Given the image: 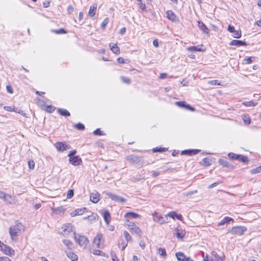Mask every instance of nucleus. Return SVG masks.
<instances>
[{
    "instance_id": "obj_61",
    "label": "nucleus",
    "mask_w": 261,
    "mask_h": 261,
    "mask_svg": "<svg viewBox=\"0 0 261 261\" xmlns=\"http://www.w3.org/2000/svg\"><path fill=\"white\" fill-rule=\"evenodd\" d=\"M6 89H7V91H8L9 93H11V94L13 93V90L12 88L11 87V86H9V85H7V86H6Z\"/></svg>"
},
{
    "instance_id": "obj_22",
    "label": "nucleus",
    "mask_w": 261,
    "mask_h": 261,
    "mask_svg": "<svg viewBox=\"0 0 261 261\" xmlns=\"http://www.w3.org/2000/svg\"><path fill=\"white\" fill-rule=\"evenodd\" d=\"M66 254L69 258H70L72 261H77L78 257L76 254H75L74 252L71 251V250H69L66 252Z\"/></svg>"
},
{
    "instance_id": "obj_2",
    "label": "nucleus",
    "mask_w": 261,
    "mask_h": 261,
    "mask_svg": "<svg viewBox=\"0 0 261 261\" xmlns=\"http://www.w3.org/2000/svg\"><path fill=\"white\" fill-rule=\"evenodd\" d=\"M73 234L75 240L80 246L85 247L88 244L89 241L86 237L76 234L75 231Z\"/></svg>"
},
{
    "instance_id": "obj_9",
    "label": "nucleus",
    "mask_w": 261,
    "mask_h": 261,
    "mask_svg": "<svg viewBox=\"0 0 261 261\" xmlns=\"http://www.w3.org/2000/svg\"><path fill=\"white\" fill-rule=\"evenodd\" d=\"M55 146L58 151L60 152L66 150L70 148V146L64 142H58L55 144Z\"/></svg>"
},
{
    "instance_id": "obj_43",
    "label": "nucleus",
    "mask_w": 261,
    "mask_h": 261,
    "mask_svg": "<svg viewBox=\"0 0 261 261\" xmlns=\"http://www.w3.org/2000/svg\"><path fill=\"white\" fill-rule=\"evenodd\" d=\"M74 126L76 129L80 130H83L85 129L84 125L81 123L76 124Z\"/></svg>"
},
{
    "instance_id": "obj_27",
    "label": "nucleus",
    "mask_w": 261,
    "mask_h": 261,
    "mask_svg": "<svg viewBox=\"0 0 261 261\" xmlns=\"http://www.w3.org/2000/svg\"><path fill=\"white\" fill-rule=\"evenodd\" d=\"M198 27L201 29V31L204 33L208 34L209 32L208 29L206 27V26L201 21H199L198 22Z\"/></svg>"
},
{
    "instance_id": "obj_55",
    "label": "nucleus",
    "mask_w": 261,
    "mask_h": 261,
    "mask_svg": "<svg viewBox=\"0 0 261 261\" xmlns=\"http://www.w3.org/2000/svg\"><path fill=\"white\" fill-rule=\"evenodd\" d=\"M138 5L139 6L140 8L143 11H146V6L145 4H143L141 2H139Z\"/></svg>"
},
{
    "instance_id": "obj_41",
    "label": "nucleus",
    "mask_w": 261,
    "mask_h": 261,
    "mask_svg": "<svg viewBox=\"0 0 261 261\" xmlns=\"http://www.w3.org/2000/svg\"><path fill=\"white\" fill-rule=\"evenodd\" d=\"M110 254L113 261H119V259L114 251L112 250Z\"/></svg>"
},
{
    "instance_id": "obj_12",
    "label": "nucleus",
    "mask_w": 261,
    "mask_h": 261,
    "mask_svg": "<svg viewBox=\"0 0 261 261\" xmlns=\"http://www.w3.org/2000/svg\"><path fill=\"white\" fill-rule=\"evenodd\" d=\"M102 239V234L100 233H97L96 237L94 238L93 243L96 246L97 248H100L101 247H102L103 244H101Z\"/></svg>"
},
{
    "instance_id": "obj_6",
    "label": "nucleus",
    "mask_w": 261,
    "mask_h": 261,
    "mask_svg": "<svg viewBox=\"0 0 261 261\" xmlns=\"http://www.w3.org/2000/svg\"><path fill=\"white\" fill-rule=\"evenodd\" d=\"M127 223L126 225L128 227L133 231V232L136 233L137 235L141 236L142 234V231L141 229L137 226L135 223L129 221V220H127Z\"/></svg>"
},
{
    "instance_id": "obj_31",
    "label": "nucleus",
    "mask_w": 261,
    "mask_h": 261,
    "mask_svg": "<svg viewBox=\"0 0 261 261\" xmlns=\"http://www.w3.org/2000/svg\"><path fill=\"white\" fill-rule=\"evenodd\" d=\"M233 220L231 218L229 217H224L220 222L218 223V226H220L227 224L230 221Z\"/></svg>"
},
{
    "instance_id": "obj_62",
    "label": "nucleus",
    "mask_w": 261,
    "mask_h": 261,
    "mask_svg": "<svg viewBox=\"0 0 261 261\" xmlns=\"http://www.w3.org/2000/svg\"><path fill=\"white\" fill-rule=\"evenodd\" d=\"M220 183H221V182H218V181H217V182H214V183H213V184H211V185H209V186H208V188L209 189L213 188H214V187H215V186H217L218 185H219Z\"/></svg>"
},
{
    "instance_id": "obj_64",
    "label": "nucleus",
    "mask_w": 261,
    "mask_h": 261,
    "mask_svg": "<svg viewBox=\"0 0 261 261\" xmlns=\"http://www.w3.org/2000/svg\"><path fill=\"white\" fill-rule=\"evenodd\" d=\"M139 245L142 248V249H144L145 247V243L143 241H141L139 243Z\"/></svg>"
},
{
    "instance_id": "obj_54",
    "label": "nucleus",
    "mask_w": 261,
    "mask_h": 261,
    "mask_svg": "<svg viewBox=\"0 0 261 261\" xmlns=\"http://www.w3.org/2000/svg\"><path fill=\"white\" fill-rule=\"evenodd\" d=\"M127 244L125 243L124 242H122L121 243L118 244V247L119 248H121L122 250H124L125 247L127 246Z\"/></svg>"
},
{
    "instance_id": "obj_37",
    "label": "nucleus",
    "mask_w": 261,
    "mask_h": 261,
    "mask_svg": "<svg viewBox=\"0 0 261 261\" xmlns=\"http://www.w3.org/2000/svg\"><path fill=\"white\" fill-rule=\"evenodd\" d=\"M203 164L206 167L209 166L211 164V160L208 158H205L202 160Z\"/></svg>"
},
{
    "instance_id": "obj_14",
    "label": "nucleus",
    "mask_w": 261,
    "mask_h": 261,
    "mask_svg": "<svg viewBox=\"0 0 261 261\" xmlns=\"http://www.w3.org/2000/svg\"><path fill=\"white\" fill-rule=\"evenodd\" d=\"M69 161L70 163L74 166L80 165L82 163L81 158L77 155L74 156H70V158L69 159Z\"/></svg>"
},
{
    "instance_id": "obj_59",
    "label": "nucleus",
    "mask_w": 261,
    "mask_h": 261,
    "mask_svg": "<svg viewBox=\"0 0 261 261\" xmlns=\"http://www.w3.org/2000/svg\"><path fill=\"white\" fill-rule=\"evenodd\" d=\"M227 30L229 32L232 33H233L236 31L234 28L231 25H229L228 26Z\"/></svg>"
},
{
    "instance_id": "obj_57",
    "label": "nucleus",
    "mask_w": 261,
    "mask_h": 261,
    "mask_svg": "<svg viewBox=\"0 0 261 261\" xmlns=\"http://www.w3.org/2000/svg\"><path fill=\"white\" fill-rule=\"evenodd\" d=\"M243 120L245 122H246L247 124H249L251 122V119H250V118L246 116H244V117H243Z\"/></svg>"
},
{
    "instance_id": "obj_26",
    "label": "nucleus",
    "mask_w": 261,
    "mask_h": 261,
    "mask_svg": "<svg viewBox=\"0 0 261 261\" xmlns=\"http://www.w3.org/2000/svg\"><path fill=\"white\" fill-rule=\"evenodd\" d=\"M90 201L93 203H96L99 200V194L98 193H93L90 195Z\"/></svg>"
},
{
    "instance_id": "obj_8",
    "label": "nucleus",
    "mask_w": 261,
    "mask_h": 261,
    "mask_svg": "<svg viewBox=\"0 0 261 261\" xmlns=\"http://www.w3.org/2000/svg\"><path fill=\"white\" fill-rule=\"evenodd\" d=\"M246 230V228L244 226H235L231 228L230 232L233 234L241 236Z\"/></svg>"
},
{
    "instance_id": "obj_52",
    "label": "nucleus",
    "mask_w": 261,
    "mask_h": 261,
    "mask_svg": "<svg viewBox=\"0 0 261 261\" xmlns=\"http://www.w3.org/2000/svg\"><path fill=\"white\" fill-rule=\"evenodd\" d=\"M210 85H220V83L218 80H212L208 82Z\"/></svg>"
},
{
    "instance_id": "obj_50",
    "label": "nucleus",
    "mask_w": 261,
    "mask_h": 261,
    "mask_svg": "<svg viewBox=\"0 0 261 261\" xmlns=\"http://www.w3.org/2000/svg\"><path fill=\"white\" fill-rule=\"evenodd\" d=\"M28 166H29V168L30 169H34V167H35V162H34V161H33V160H30L28 162Z\"/></svg>"
},
{
    "instance_id": "obj_7",
    "label": "nucleus",
    "mask_w": 261,
    "mask_h": 261,
    "mask_svg": "<svg viewBox=\"0 0 261 261\" xmlns=\"http://www.w3.org/2000/svg\"><path fill=\"white\" fill-rule=\"evenodd\" d=\"M0 199H3L5 202L12 204L14 202V198L9 194L5 192L0 191Z\"/></svg>"
},
{
    "instance_id": "obj_20",
    "label": "nucleus",
    "mask_w": 261,
    "mask_h": 261,
    "mask_svg": "<svg viewBox=\"0 0 261 261\" xmlns=\"http://www.w3.org/2000/svg\"><path fill=\"white\" fill-rule=\"evenodd\" d=\"M199 151L200 150L198 149H187L182 151L181 154L192 155L198 153Z\"/></svg>"
},
{
    "instance_id": "obj_45",
    "label": "nucleus",
    "mask_w": 261,
    "mask_h": 261,
    "mask_svg": "<svg viewBox=\"0 0 261 261\" xmlns=\"http://www.w3.org/2000/svg\"><path fill=\"white\" fill-rule=\"evenodd\" d=\"M260 172H261V168L259 167V166L255 168H254L250 171V173L251 174H256L257 173H259Z\"/></svg>"
},
{
    "instance_id": "obj_3",
    "label": "nucleus",
    "mask_w": 261,
    "mask_h": 261,
    "mask_svg": "<svg viewBox=\"0 0 261 261\" xmlns=\"http://www.w3.org/2000/svg\"><path fill=\"white\" fill-rule=\"evenodd\" d=\"M102 194L108 197L111 198L112 200L117 202L123 203L126 201V199L118 195L113 194L109 191H104L103 192Z\"/></svg>"
},
{
    "instance_id": "obj_21",
    "label": "nucleus",
    "mask_w": 261,
    "mask_h": 261,
    "mask_svg": "<svg viewBox=\"0 0 261 261\" xmlns=\"http://www.w3.org/2000/svg\"><path fill=\"white\" fill-rule=\"evenodd\" d=\"M218 163H219V164H220L221 165L224 167H227L231 169H233L234 168L233 166L230 164L227 161L222 159H219Z\"/></svg>"
},
{
    "instance_id": "obj_53",
    "label": "nucleus",
    "mask_w": 261,
    "mask_h": 261,
    "mask_svg": "<svg viewBox=\"0 0 261 261\" xmlns=\"http://www.w3.org/2000/svg\"><path fill=\"white\" fill-rule=\"evenodd\" d=\"M73 195H74V191L73 190H69L68 191V193H67V198H71L73 196Z\"/></svg>"
},
{
    "instance_id": "obj_49",
    "label": "nucleus",
    "mask_w": 261,
    "mask_h": 261,
    "mask_svg": "<svg viewBox=\"0 0 261 261\" xmlns=\"http://www.w3.org/2000/svg\"><path fill=\"white\" fill-rule=\"evenodd\" d=\"M197 193V190H194V191H192L185 192V193H183V195L185 196H191L192 195L195 194Z\"/></svg>"
},
{
    "instance_id": "obj_42",
    "label": "nucleus",
    "mask_w": 261,
    "mask_h": 261,
    "mask_svg": "<svg viewBox=\"0 0 261 261\" xmlns=\"http://www.w3.org/2000/svg\"><path fill=\"white\" fill-rule=\"evenodd\" d=\"M123 234H124L125 239H126V240L127 242L132 240V237L130 236L129 233L127 231H124Z\"/></svg>"
},
{
    "instance_id": "obj_29",
    "label": "nucleus",
    "mask_w": 261,
    "mask_h": 261,
    "mask_svg": "<svg viewBox=\"0 0 261 261\" xmlns=\"http://www.w3.org/2000/svg\"><path fill=\"white\" fill-rule=\"evenodd\" d=\"M102 216L107 224H109L111 221V215L107 211H105L102 213Z\"/></svg>"
},
{
    "instance_id": "obj_39",
    "label": "nucleus",
    "mask_w": 261,
    "mask_h": 261,
    "mask_svg": "<svg viewBox=\"0 0 261 261\" xmlns=\"http://www.w3.org/2000/svg\"><path fill=\"white\" fill-rule=\"evenodd\" d=\"M243 105L246 107H251V106H255L257 105V103H255L252 100H251L249 101L243 102Z\"/></svg>"
},
{
    "instance_id": "obj_63",
    "label": "nucleus",
    "mask_w": 261,
    "mask_h": 261,
    "mask_svg": "<svg viewBox=\"0 0 261 261\" xmlns=\"http://www.w3.org/2000/svg\"><path fill=\"white\" fill-rule=\"evenodd\" d=\"M0 261H11V260L8 257H0Z\"/></svg>"
},
{
    "instance_id": "obj_47",
    "label": "nucleus",
    "mask_w": 261,
    "mask_h": 261,
    "mask_svg": "<svg viewBox=\"0 0 261 261\" xmlns=\"http://www.w3.org/2000/svg\"><path fill=\"white\" fill-rule=\"evenodd\" d=\"M93 254L95 255H98L102 256H104L105 255V253L102 251L99 250H95L93 251Z\"/></svg>"
},
{
    "instance_id": "obj_28",
    "label": "nucleus",
    "mask_w": 261,
    "mask_h": 261,
    "mask_svg": "<svg viewBox=\"0 0 261 261\" xmlns=\"http://www.w3.org/2000/svg\"><path fill=\"white\" fill-rule=\"evenodd\" d=\"M87 208L86 207H83L81 208H77L76 209L73 213H71V216L74 217L76 215H82L86 211Z\"/></svg>"
},
{
    "instance_id": "obj_35",
    "label": "nucleus",
    "mask_w": 261,
    "mask_h": 261,
    "mask_svg": "<svg viewBox=\"0 0 261 261\" xmlns=\"http://www.w3.org/2000/svg\"><path fill=\"white\" fill-rule=\"evenodd\" d=\"M187 50L191 51H200L201 49L198 46H190L187 48Z\"/></svg>"
},
{
    "instance_id": "obj_58",
    "label": "nucleus",
    "mask_w": 261,
    "mask_h": 261,
    "mask_svg": "<svg viewBox=\"0 0 261 261\" xmlns=\"http://www.w3.org/2000/svg\"><path fill=\"white\" fill-rule=\"evenodd\" d=\"M93 134L95 135L101 136L102 133L99 128H97L93 132Z\"/></svg>"
},
{
    "instance_id": "obj_23",
    "label": "nucleus",
    "mask_w": 261,
    "mask_h": 261,
    "mask_svg": "<svg viewBox=\"0 0 261 261\" xmlns=\"http://www.w3.org/2000/svg\"><path fill=\"white\" fill-rule=\"evenodd\" d=\"M96 9H97V5H95V4L91 6L90 7V9H89V10L88 12V16L92 18L95 16V15L96 14Z\"/></svg>"
},
{
    "instance_id": "obj_10",
    "label": "nucleus",
    "mask_w": 261,
    "mask_h": 261,
    "mask_svg": "<svg viewBox=\"0 0 261 261\" xmlns=\"http://www.w3.org/2000/svg\"><path fill=\"white\" fill-rule=\"evenodd\" d=\"M127 161L133 164H138L141 162L142 160V158L138 155H129L126 157Z\"/></svg>"
},
{
    "instance_id": "obj_32",
    "label": "nucleus",
    "mask_w": 261,
    "mask_h": 261,
    "mask_svg": "<svg viewBox=\"0 0 261 261\" xmlns=\"http://www.w3.org/2000/svg\"><path fill=\"white\" fill-rule=\"evenodd\" d=\"M175 255L178 261H186V259L188 258L185 255V254L183 253L180 252L176 253Z\"/></svg>"
},
{
    "instance_id": "obj_34",
    "label": "nucleus",
    "mask_w": 261,
    "mask_h": 261,
    "mask_svg": "<svg viewBox=\"0 0 261 261\" xmlns=\"http://www.w3.org/2000/svg\"><path fill=\"white\" fill-rule=\"evenodd\" d=\"M110 47L111 50L114 54H116L117 55H118V54H120L119 48V47L117 46V45L116 44H113L112 46L111 44H110Z\"/></svg>"
},
{
    "instance_id": "obj_56",
    "label": "nucleus",
    "mask_w": 261,
    "mask_h": 261,
    "mask_svg": "<svg viewBox=\"0 0 261 261\" xmlns=\"http://www.w3.org/2000/svg\"><path fill=\"white\" fill-rule=\"evenodd\" d=\"M55 110V108L51 106H48L46 108L47 112L49 113H52Z\"/></svg>"
},
{
    "instance_id": "obj_18",
    "label": "nucleus",
    "mask_w": 261,
    "mask_h": 261,
    "mask_svg": "<svg viewBox=\"0 0 261 261\" xmlns=\"http://www.w3.org/2000/svg\"><path fill=\"white\" fill-rule=\"evenodd\" d=\"M63 231L64 234H67L70 232H72L73 230V225L70 223H67L64 225L63 227Z\"/></svg>"
},
{
    "instance_id": "obj_33",
    "label": "nucleus",
    "mask_w": 261,
    "mask_h": 261,
    "mask_svg": "<svg viewBox=\"0 0 261 261\" xmlns=\"http://www.w3.org/2000/svg\"><path fill=\"white\" fill-rule=\"evenodd\" d=\"M64 244L67 247L68 249H69V250H71L73 248V243L71 241L64 239L62 241Z\"/></svg>"
},
{
    "instance_id": "obj_13",
    "label": "nucleus",
    "mask_w": 261,
    "mask_h": 261,
    "mask_svg": "<svg viewBox=\"0 0 261 261\" xmlns=\"http://www.w3.org/2000/svg\"><path fill=\"white\" fill-rule=\"evenodd\" d=\"M173 233L178 239H182L184 238L186 232L180 228L177 227L174 229Z\"/></svg>"
},
{
    "instance_id": "obj_24",
    "label": "nucleus",
    "mask_w": 261,
    "mask_h": 261,
    "mask_svg": "<svg viewBox=\"0 0 261 261\" xmlns=\"http://www.w3.org/2000/svg\"><path fill=\"white\" fill-rule=\"evenodd\" d=\"M124 217L126 219H135L140 218V215L134 212H127L125 213Z\"/></svg>"
},
{
    "instance_id": "obj_36",
    "label": "nucleus",
    "mask_w": 261,
    "mask_h": 261,
    "mask_svg": "<svg viewBox=\"0 0 261 261\" xmlns=\"http://www.w3.org/2000/svg\"><path fill=\"white\" fill-rule=\"evenodd\" d=\"M158 250V252L160 255H161L164 257L166 256L167 253H166V250L165 248H159Z\"/></svg>"
},
{
    "instance_id": "obj_46",
    "label": "nucleus",
    "mask_w": 261,
    "mask_h": 261,
    "mask_svg": "<svg viewBox=\"0 0 261 261\" xmlns=\"http://www.w3.org/2000/svg\"><path fill=\"white\" fill-rule=\"evenodd\" d=\"M121 80L123 83L127 84H129L130 83V80L128 77L121 76Z\"/></svg>"
},
{
    "instance_id": "obj_44",
    "label": "nucleus",
    "mask_w": 261,
    "mask_h": 261,
    "mask_svg": "<svg viewBox=\"0 0 261 261\" xmlns=\"http://www.w3.org/2000/svg\"><path fill=\"white\" fill-rule=\"evenodd\" d=\"M109 19L108 18H105L104 19V20L102 21V22L101 24V28L102 29H105L106 25H107V24L109 22Z\"/></svg>"
},
{
    "instance_id": "obj_5",
    "label": "nucleus",
    "mask_w": 261,
    "mask_h": 261,
    "mask_svg": "<svg viewBox=\"0 0 261 261\" xmlns=\"http://www.w3.org/2000/svg\"><path fill=\"white\" fill-rule=\"evenodd\" d=\"M0 250L3 251L5 254L10 256L14 255L15 254L14 250L10 247L4 244L0 241Z\"/></svg>"
},
{
    "instance_id": "obj_15",
    "label": "nucleus",
    "mask_w": 261,
    "mask_h": 261,
    "mask_svg": "<svg viewBox=\"0 0 261 261\" xmlns=\"http://www.w3.org/2000/svg\"><path fill=\"white\" fill-rule=\"evenodd\" d=\"M224 258V255L220 256L214 251H212L211 253V261H223Z\"/></svg>"
},
{
    "instance_id": "obj_38",
    "label": "nucleus",
    "mask_w": 261,
    "mask_h": 261,
    "mask_svg": "<svg viewBox=\"0 0 261 261\" xmlns=\"http://www.w3.org/2000/svg\"><path fill=\"white\" fill-rule=\"evenodd\" d=\"M52 32L57 34H66L67 31L64 29H60L58 30H53Z\"/></svg>"
},
{
    "instance_id": "obj_51",
    "label": "nucleus",
    "mask_w": 261,
    "mask_h": 261,
    "mask_svg": "<svg viewBox=\"0 0 261 261\" xmlns=\"http://www.w3.org/2000/svg\"><path fill=\"white\" fill-rule=\"evenodd\" d=\"M165 149H166L165 148H161H161H158V147H155V148H154L152 149V150H153V152H162L165 151Z\"/></svg>"
},
{
    "instance_id": "obj_25",
    "label": "nucleus",
    "mask_w": 261,
    "mask_h": 261,
    "mask_svg": "<svg viewBox=\"0 0 261 261\" xmlns=\"http://www.w3.org/2000/svg\"><path fill=\"white\" fill-rule=\"evenodd\" d=\"M167 216L174 219L175 218H176L177 219H178L179 220H181L182 218V216L181 215L178 214L176 213V212H173V211L169 212L167 214Z\"/></svg>"
},
{
    "instance_id": "obj_17",
    "label": "nucleus",
    "mask_w": 261,
    "mask_h": 261,
    "mask_svg": "<svg viewBox=\"0 0 261 261\" xmlns=\"http://www.w3.org/2000/svg\"><path fill=\"white\" fill-rule=\"evenodd\" d=\"M167 17L168 19L170 20L173 22H177L178 21V19L176 16V15L174 14V13L172 10H168L166 12Z\"/></svg>"
},
{
    "instance_id": "obj_40",
    "label": "nucleus",
    "mask_w": 261,
    "mask_h": 261,
    "mask_svg": "<svg viewBox=\"0 0 261 261\" xmlns=\"http://www.w3.org/2000/svg\"><path fill=\"white\" fill-rule=\"evenodd\" d=\"M242 36V33L241 31H235L232 34V36L236 38H240Z\"/></svg>"
},
{
    "instance_id": "obj_19",
    "label": "nucleus",
    "mask_w": 261,
    "mask_h": 261,
    "mask_svg": "<svg viewBox=\"0 0 261 261\" xmlns=\"http://www.w3.org/2000/svg\"><path fill=\"white\" fill-rule=\"evenodd\" d=\"M229 44L230 45L237 46H246L247 45L246 42L238 40H233L230 42Z\"/></svg>"
},
{
    "instance_id": "obj_48",
    "label": "nucleus",
    "mask_w": 261,
    "mask_h": 261,
    "mask_svg": "<svg viewBox=\"0 0 261 261\" xmlns=\"http://www.w3.org/2000/svg\"><path fill=\"white\" fill-rule=\"evenodd\" d=\"M254 58L252 57H248L244 59V61L246 64H250L251 63L253 60H254Z\"/></svg>"
},
{
    "instance_id": "obj_30",
    "label": "nucleus",
    "mask_w": 261,
    "mask_h": 261,
    "mask_svg": "<svg viewBox=\"0 0 261 261\" xmlns=\"http://www.w3.org/2000/svg\"><path fill=\"white\" fill-rule=\"evenodd\" d=\"M58 113L63 116L67 117L70 116V113L66 109L59 108L57 110Z\"/></svg>"
},
{
    "instance_id": "obj_11",
    "label": "nucleus",
    "mask_w": 261,
    "mask_h": 261,
    "mask_svg": "<svg viewBox=\"0 0 261 261\" xmlns=\"http://www.w3.org/2000/svg\"><path fill=\"white\" fill-rule=\"evenodd\" d=\"M153 220L154 221L160 224L166 223L168 222L167 215H165L164 217L161 215H156L155 216H154Z\"/></svg>"
},
{
    "instance_id": "obj_1",
    "label": "nucleus",
    "mask_w": 261,
    "mask_h": 261,
    "mask_svg": "<svg viewBox=\"0 0 261 261\" xmlns=\"http://www.w3.org/2000/svg\"><path fill=\"white\" fill-rule=\"evenodd\" d=\"M24 227L21 223L17 222L15 225L11 226L9 228V233L11 239L13 241H17V237L21 233V231H24Z\"/></svg>"
},
{
    "instance_id": "obj_60",
    "label": "nucleus",
    "mask_w": 261,
    "mask_h": 261,
    "mask_svg": "<svg viewBox=\"0 0 261 261\" xmlns=\"http://www.w3.org/2000/svg\"><path fill=\"white\" fill-rule=\"evenodd\" d=\"M74 11V8L71 5L68 6L67 8V12L68 13H71Z\"/></svg>"
},
{
    "instance_id": "obj_4",
    "label": "nucleus",
    "mask_w": 261,
    "mask_h": 261,
    "mask_svg": "<svg viewBox=\"0 0 261 261\" xmlns=\"http://www.w3.org/2000/svg\"><path fill=\"white\" fill-rule=\"evenodd\" d=\"M229 158L234 160H239L245 164L248 163V159L247 156L243 155L237 154L232 152L228 154Z\"/></svg>"
},
{
    "instance_id": "obj_16",
    "label": "nucleus",
    "mask_w": 261,
    "mask_h": 261,
    "mask_svg": "<svg viewBox=\"0 0 261 261\" xmlns=\"http://www.w3.org/2000/svg\"><path fill=\"white\" fill-rule=\"evenodd\" d=\"M175 105L180 108H185L187 110L193 111L194 109L191 107L189 105L186 104L185 101H179L175 102Z\"/></svg>"
}]
</instances>
